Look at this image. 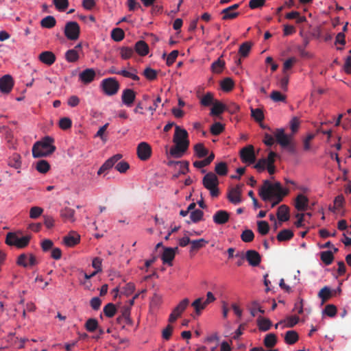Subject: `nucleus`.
Returning <instances> with one entry per match:
<instances>
[{
    "instance_id": "f257e3e1",
    "label": "nucleus",
    "mask_w": 351,
    "mask_h": 351,
    "mask_svg": "<svg viewBox=\"0 0 351 351\" xmlns=\"http://www.w3.org/2000/svg\"><path fill=\"white\" fill-rule=\"evenodd\" d=\"M288 193L289 191L283 189L280 182L271 184L266 180L259 189L258 194L264 202L272 201L270 205V208H272L282 202L283 197Z\"/></svg>"
},
{
    "instance_id": "f03ea898",
    "label": "nucleus",
    "mask_w": 351,
    "mask_h": 351,
    "mask_svg": "<svg viewBox=\"0 0 351 351\" xmlns=\"http://www.w3.org/2000/svg\"><path fill=\"white\" fill-rule=\"evenodd\" d=\"M173 142L175 143V146L171 147L169 152H167V157L181 158L189 146L187 131L178 125H176Z\"/></svg>"
},
{
    "instance_id": "7ed1b4c3",
    "label": "nucleus",
    "mask_w": 351,
    "mask_h": 351,
    "mask_svg": "<svg viewBox=\"0 0 351 351\" xmlns=\"http://www.w3.org/2000/svg\"><path fill=\"white\" fill-rule=\"evenodd\" d=\"M53 142L54 139L50 136H45L41 141L36 142L32 147L33 157H46L53 153L56 150Z\"/></svg>"
},
{
    "instance_id": "20e7f679",
    "label": "nucleus",
    "mask_w": 351,
    "mask_h": 351,
    "mask_svg": "<svg viewBox=\"0 0 351 351\" xmlns=\"http://www.w3.org/2000/svg\"><path fill=\"white\" fill-rule=\"evenodd\" d=\"M274 136L277 143L285 149H287L290 153L295 152V144L292 141L291 136L285 134L283 128H278L274 132Z\"/></svg>"
},
{
    "instance_id": "39448f33",
    "label": "nucleus",
    "mask_w": 351,
    "mask_h": 351,
    "mask_svg": "<svg viewBox=\"0 0 351 351\" xmlns=\"http://www.w3.org/2000/svg\"><path fill=\"white\" fill-rule=\"evenodd\" d=\"M30 241L29 236L19 237L14 232H8L5 238V243L8 245H14L18 248L25 247Z\"/></svg>"
},
{
    "instance_id": "423d86ee",
    "label": "nucleus",
    "mask_w": 351,
    "mask_h": 351,
    "mask_svg": "<svg viewBox=\"0 0 351 351\" xmlns=\"http://www.w3.org/2000/svg\"><path fill=\"white\" fill-rule=\"evenodd\" d=\"M101 86L107 95H115L119 89V83L114 77H109L102 80Z\"/></svg>"
},
{
    "instance_id": "0eeeda50",
    "label": "nucleus",
    "mask_w": 351,
    "mask_h": 351,
    "mask_svg": "<svg viewBox=\"0 0 351 351\" xmlns=\"http://www.w3.org/2000/svg\"><path fill=\"white\" fill-rule=\"evenodd\" d=\"M80 28L75 21H69L66 23L64 27V35L71 40H75L80 36Z\"/></svg>"
},
{
    "instance_id": "6e6552de",
    "label": "nucleus",
    "mask_w": 351,
    "mask_h": 351,
    "mask_svg": "<svg viewBox=\"0 0 351 351\" xmlns=\"http://www.w3.org/2000/svg\"><path fill=\"white\" fill-rule=\"evenodd\" d=\"M240 157L243 162L254 163L256 160V156L253 145L244 147L240 151Z\"/></svg>"
},
{
    "instance_id": "1a4fd4ad",
    "label": "nucleus",
    "mask_w": 351,
    "mask_h": 351,
    "mask_svg": "<svg viewBox=\"0 0 351 351\" xmlns=\"http://www.w3.org/2000/svg\"><path fill=\"white\" fill-rule=\"evenodd\" d=\"M243 186V184H237L228 191L227 197L232 204L237 205L241 202V188Z\"/></svg>"
},
{
    "instance_id": "9d476101",
    "label": "nucleus",
    "mask_w": 351,
    "mask_h": 351,
    "mask_svg": "<svg viewBox=\"0 0 351 351\" xmlns=\"http://www.w3.org/2000/svg\"><path fill=\"white\" fill-rule=\"evenodd\" d=\"M152 154L151 146L145 143L141 142L137 147V155L141 160H147L149 159Z\"/></svg>"
},
{
    "instance_id": "9b49d317",
    "label": "nucleus",
    "mask_w": 351,
    "mask_h": 351,
    "mask_svg": "<svg viewBox=\"0 0 351 351\" xmlns=\"http://www.w3.org/2000/svg\"><path fill=\"white\" fill-rule=\"evenodd\" d=\"M16 263L20 266L27 267V266L36 265L38 262L36 261V256L32 254H21L18 257Z\"/></svg>"
},
{
    "instance_id": "f8f14e48",
    "label": "nucleus",
    "mask_w": 351,
    "mask_h": 351,
    "mask_svg": "<svg viewBox=\"0 0 351 351\" xmlns=\"http://www.w3.org/2000/svg\"><path fill=\"white\" fill-rule=\"evenodd\" d=\"M202 183L204 186L208 189L210 188H214L215 186H217L219 184V180L217 176L214 173L209 172L203 178Z\"/></svg>"
},
{
    "instance_id": "ddd939ff",
    "label": "nucleus",
    "mask_w": 351,
    "mask_h": 351,
    "mask_svg": "<svg viewBox=\"0 0 351 351\" xmlns=\"http://www.w3.org/2000/svg\"><path fill=\"white\" fill-rule=\"evenodd\" d=\"M245 258L249 263V264L252 267H256L259 265L261 261V256L255 250H247L245 253Z\"/></svg>"
},
{
    "instance_id": "4468645a",
    "label": "nucleus",
    "mask_w": 351,
    "mask_h": 351,
    "mask_svg": "<svg viewBox=\"0 0 351 351\" xmlns=\"http://www.w3.org/2000/svg\"><path fill=\"white\" fill-rule=\"evenodd\" d=\"M13 80L10 75H5L0 78V90L4 93H8L13 87Z\"/></svg>"
},
{
    "instance_id": "2eb2a0df",
    "label": "nucleus",
    "mask_w": 351,
    "mask_h": 351,
    "mask_svg": "<svg viewBox=\"0 0 351 351\" xmlns=\"http://www.w3.org/2000/svg\"><path fill=\"white\" fill-rule=\"evenodd\" d=\"M213 221L217 225H223L230 219V214L224 210H217L213 216Z\"/></svg>"
},
{
    "instance_id": "dca6fc26",
    "label": "nucleus",
    "mask_w": 351,
    "mask_h": 351,
    "mask_svg": "<svg viewBox=\"0 0 351 351\" xmlns=\"http://www.w3.org/2000/svg\"><path fill=\"white\" fill-rule=\"evenodd\" d=\"M136 98V93L130 88L123 90L121 95L122 102L128 107L132 106Z\"/></svg>"
},
{
    "instance_id": "f3484780",
    "label": "nucleus",
    "mask_w": 351,
    "mask_h": 351,
    "mask_svg": "<svg viewBox=\"0 0 351 351\" xmlns=\"http://www.w3.org/2000/svg\"><path fill=\"white\" fill-rule=\"evenodd\" d=\"M96 75V73L93 69H86L79 75L80 80L85 84L92 82Z\"/></svg>"
},
{
    "instance_id": "a211bd4d",
    "label": "nucleus",
    "mask_w": 351,
    "mask_h": 351,
    "mask_svg": "<svg viewBox=\"0 0 351 351\" xmlns=\"http://www.w3.org/2000/svg\"><path fill=\"white\" fill-rule=\"evenodd\" d=\"M211 302V301H209L207 299L204 300L203 298H199L192 302L191 306L195 309V315L199 316L201 314L202 311L204 310L206 306Z\"/></svg>"
},
{
    "instance_id": "6ab92c4d",
    "label": "nucleus",
    "mask_w": 351,
    "mask_h": 351,
    "mask_svg": "<svg viewBox=\"0 0 351 351\" xmlns=\"http://www.w3.org/2000/svg\"><path fill=\"white\" fill-rule=\"evenodd\" d=\"M38 60L43 64L51 66L55 62L56 57L52 51H45L39 54Z\"/></svg>"
},
{
    "instance_id": "aec40b11",
    "label": "nucleus",
    "mask_w": 351,
    "mask_h": 351,
    "mask_svg": "<svg viewBox=\"0 0 351 351\" xmlns=\"http://www.w3.org/2000/svg\"><path fill=\"white\" fill-rule=\"evenodd\" d=\"M308 199L303 194H299L295 200V207L298 211H305L308 208Z\"/></svg>"
},
{
    "instance_id": "412c9836",
    "label": "nucleus",
    "mask_w": 351,
    "mask_h": 351,
    "mask_svg": "<svg viewBox=\"0 0 351 351\" xmlns=\"http://www.w3.org/2000/svg\"><path fill=\"white\" fill-rule=\"evenodd\" d=\"M176 250H178V247H166L164 249V252L162 254V260L164 263L172 265V261L175 258Z\"/></svg>"
},
{
    "instance_id": "4be33fe9",
    "label": "nucleus",
    "mask_w": 351,
    "mask_h": 351,
    "mask_svg": "<svg viewBox=\"0 0 351 351\" xmlns=\"http://www.w3.org/2000/svg\"><path fill=\"white\" fill-rule=\"evenodd\" d=\"M239 7V3L234 4L231 6H229L221 11V14H223L222 19L223 20H228L233 19L239 16V13L238 12H232L229 14V12L234 11L237 10Z\"/></svg>"
},
{
    "instance_id": "5701e85b",
    "label": "nucleus",
    "mask_w": 351,
    "mask_h": 351,
    "mask_svg": "<svg viewBox=\"0 0 351 351\" xmlns=\"http://www.w3.org/2000/svg\"><path fill=\"white\" fill-rule=\"evenodd\" d=\"M277 217L280 222H285L289 219V208L287 206L282 204L278 208Z\"/></svg>"
},
{
    "instance_id": "b1692460",
    "label": "nucleus",
    "mask_w": 351,
    "mask_h": 351,
    "mask_svg": "<svg viewBox=\"0 0 351 351\" xmlns=\"http://www.w3.org/2000/svg\"><path fill=\"white\" fill-rule=\"evenodd\" d=\"M80 237L77 233H71L64 237V243L68 247H73L80 243Z\"/></svg>"
},
{
    "instance_id": "393cba45",
    "label": "nucleus",
    "mask_w": 351,
    "mask_h": 351,
    "mask_svg": "<svg viewBox=\"0 0 351 351\" xmlns=\"http://www.w3.org/2000/svg\"><path fill=\"white\" fill-rule=\"evenodd\" d=\"M258 329L261 331H267L270 329L272 323L268 319L262 316H258L256 320Z\"/></svg>"
},
{
    "instance_id": "a878e982",
    "label": "nucleus",
    "mask_w": 351,
    "mask_h": 351,
    "mask_svg": "<svg viewBox=\"0 0 351 351\" xmlns=\"http://www.w3.org/2000/svg\"><path fill=\"white\" fill-rule=\"evenodd\" d=\"M226 111V105L221 101L216 100L210 109V115L219 116Z\"/></svg>"
},
{
    "instance_id": "bb28decb",
    "label": "nucleus",
    "mask_w": 351,
    "mask_h": 351,
    "mask_svg": "<svg viewBox=\"0 0 351 351\" xmlns=\"http://www.w3.org/2000/svg\"><path fill=\"white\" fill-rule=\"evenodd\" d=\"M136 52L141 56H145L149 53V47L144 40H138L134 46Z\"/></svg>"
},
{
    "instance_id": "cd10ccee",
    "label": "nucleus",
    "mask_w": 351,
    "mask_h": 351,
    "mask_svg": "<svg viewBox=\"0 0 351 351\" xmlns=\"http://www.w3.org/2000/svg\"><path fill=\"white\" fill-rule=\"evenodd\" d=\"M294 236L293 232L289 229H284L278 232L276 239L278 241H287L291 240Z\"/></svg>"
},
{
    "instance_id": "c85d7f7f",
    "label": "nucleus",
    "mask_w": 351,
    "mask_h": 351,
    "mask_svg": "<svg viewBox=\"0 0 351 351\" xmlns=\"http://www.w3.org/2000/svg\"><path fill=\"white\" fill-rule=\"evenodd\" d=\"M75 210L72 208L66 207L60 210V216L65 221H74Z\"/></svg>"
},
{
    "instance_id": "c756f323",
    "label": "nucleus",
    "mask_w": 351,
    "mask_h": 351,
    "mask_svg": "<svg viewBox=\"0 0 351 351\" xmlns=\"http://www.w3.org/2000/svg\"><path fill=\"white\" fill-rule=\"evenodd\" d=\"M195 156L199 158H202L208 154V149L206 148L202 143H197L194 146Z\"/></svg>"
},
{
    "instance_id": "7c9ffc66",
    "label": "nucleus",
    "mask_w": 351,
    "mask_h": 351,
    "mask_svg": "<svg viewBox=\"0 0 351 351\" xmlns=\"http://www.w3.org/2000/svg\"><path fill=\"white\" fill-rule=\"evenodd\" d=\"M8 165L15 169H20L21 167V157L19 154H13L8 159Z\"/></svg>"
},
{
    "instance_id": "2f4dec72",
    "label": "nucleus",
    "mask_w": 351,
    "mask_h": 351,
    "mask_svg": "<svg viewBox=\"0 0 351 351\" xmlns=\"http://www.w3.org/2000/svg\"><path fill=\"white\" fill-rule=\"evenodd\" d=\"M56 24V20L53 16H47L40 21L42 27L51 29Z\"/></svg>"
},
{
    "instance_id": "473e14b6",
    "label": "nucleus",
    "mask_w": 351,
    "mask_h": 351,
    "mask_svg": "<svg viewBox=\"0 0 351 351\" xmlns=\"http://www.w3.org/2000/svg\"><path fill=\"white\" fill-rule=\"evenodd\" d=\"M299 337L295 330H288L285 336V341L287 344L292 345L298 341Z\"/></svg>"
},
{
    "instance_id": "72a5a7b5",
    "label": "nucleus",
    "mask_w": 351,
    "mask_h": 351,
    "mask_svg": "<svg viewBox=\"0 0 351 351\" xmlns=\"http://www.w3.org/2000/svg\"><path fill=\"white\" fill-rule=\"evenodd\" d=\"M318 297L321 298L322 303L324 304L332 297V292L328 287L325 286L318 293Z\"/></svg>"
},
{
    "instance_id": "f704fd0d",
    "label": "nucleus",
    "mask_w": 351,
    "mask_h": 351,
    "mask_svg": "<svg viewBox=\"0 0 351 351\" xmlns=\"http://www.w3.org/2000/svg\"><path fill=\"white\" fill-rule=\"evenodd\" d=\"M216 99H214V95L210 92H207L200 99V104L203 106H209L213 105Z\"/></svg>"
},
{
    "instance_id": "c9c22d12",
    "label": "nucleus",
    "mask_w": 351,
    "mask_h": 351,
    "mask_svg": "<svg viewBox=\"0 0 351 351\" xmlns=\"http://www.w3.org/2000/svg\"><path fill=\"white\" fill-rule=\"evenodd\" d=\"M320 259L326 265H329L332 263L334 256L330 250L324 251L320 253Z\"/></svg>"
},
{
    "instance_id": "e433bc0d",
    "label": "nucleus",
    "mask_w": 351,
    "mask_h": 351,
    "mask_svg": "<svg viewBox=\"0 0 351 351\" xmlns=\"http://www.w3.org/2000/svg\"><path fill=\"white\" fill-rule=\"evenodd\" d=\"M252 46V43L251 42H245L241 44L239 49L240 56L243 58L247 57L251 50Z\"/></svg>"
},
{
    "instance_id": "4c0bfd02",
    "label": "nucleus",
    "mask_w": 351,
    "mask_h": 351,
    "mask_svg": "<svg viewBox=\"0 0 351 351\" xmlns=\"http://www.w3.org/2000/svg\"><path fill=\"white\" fill-rule=\"evenodd\" d=\"M225 66V62L220 58L212 63L211 70L215 73H220Z\"/></svg>"
},
{
    "instance_id": "58836bf2",
    "label": "nucleus",
    "mask_w": 351,
    "mask_h": 351,
    "mask_svg": "<svg viewBox=\"0 0 351 351\" xmlns=\"http://www.w3.org/2000/svg\"><path fill=\"white\" fill-rule=\"evenodd\" d=\"M189 304V300L184 298L173 308V311L180 316L185 311L188 305Z\"/></svg>"
},
{
    "instance_id": "ea45409f",
    "label": "nucleus",
    "mask_w": 351,
    "mask_h": 351,
    "mask_svg": "<svg viewBox=\"0 0 351 351\" xmlns=\"http://www.w3.org/2000/svg\"><path fill=\"white\" fill-rule=\"evenodd\" d=\"M207 243H208V241L204 239H199L197 240L191 241L190 252L195 251V250H197L200 248H202Z\"/></svg>"
},
{
    "instance_id": "a19ab883",
    "label": "nucleus",
    "mask_w": 351,
    "mask_h": 351,
    "mask_svg": "<svg viewBox=\"0 0 351 351\" xmlns=\"http://www.w3.org/2000/svg\"><path fill=\"white\" fill-rule=\"evenodd\" d=\"M103 311L107 317L110 318L116 314L117 308L114 304L108 303L104 307Z\"/></svg>"
},
{
    "instance_id": "79ce46f5",
    "label": "nucleus",
    "mask_w": 351,
    "mask_h": 351,
    "mask_svg": "<svg viewBox=\"0 0 351 351\" xmlns=\"http://www.w3.org/2000/svg\"><path fill=\"white\" fill-rule=\"evenodd\" d=\"M125 33L121 28H114L111 32V38L116 42H119L124 38Z\"/></svg>"
},
{
    "instance_id": "37998d69",
    "label": "nucleus",
    "mask_w": 351,
    "mask_h": 351,
    "mask_svg": "<svg viewBox=\"0 0 351 351\" xmlns=\"http://www.w3.org/2000/svg\"><path fill=\"white\" fill-rule=\"evenodd\" d=\"M215 171L220 176H226L228 173L227 164L225 162L217 163L215 166Z\"/></svg>"
},
{
    "instance_id": "c03bdc74",
    "label": "nucleus",
    "mask_w": 351,
    "mask_h": 351,
    "mask_svg": "<svg viewBox=\"0 0 351 351\" xmlns=\"http://www.w3.org/2000/svg\"><path fill=\"white\" fill-rule=\"evenodd\" d=\"M276 342V336L273 333L267 334L264 339V344L267 348L274 347Z\"/></svg>"
},
{
    "instance_id": "a18cd8bd",
    "label": "nucleus",
    "mask_w": 351,
    "mask_h": 351,
    "mask_svg": "<svg viewBox=\"0 0 351 351\" xmlns=\"http://www.w3.org/2000/svg\"><path fill=\"white\" fill-rule=\"evenodd\" d=\"M36 170L41 173H46L50 169V165L47 160H40L37 162Z\"/></svg>"
},
{
    "instance_id": "49530a36",
    "label": "nucleus",
    "mask_w": 351,
    "mask_h": 351,
    "mask_svg": "<svg viewBox=\"0 0 351 351\" xmlns=\"http://www.w3.org/2000/svg\"><path fill=\"white\" fill-rule=\"evenodd\" d=\"M65 58L69 62H75L79 59V54L75 49H69L65 53Z\"/></svg>"
},
{
    "instance_id": "de8ad7c7",
    "label": "nucleus",
    "mask_w": 351,
    "mask_h": 351,
    "mask_svg": "<svg viewBox=\"0 0 351 351\" xmlns=\"http://www.w3.org/2000/svg\"><path fill=\"white\" fill-rule=\"evenodd\" d=\"M250 311L252 317L256 316L258 312L261 313V314L265 313V310L261 308L257 301H253L252 302Z\"/></svg>"
},
{
    "instance_id": "09e8293b",
    "label": "nucleus",
    "mask_w": 351,
    "mask_h": 351,
    "mask_svg": "<svg viewBox=\"0 0 351 351\" xmlns=\"http://www.w3.org/2000/svg\"><path fill=\"white\" fill-rule=\"evenodd\" d=\"M98 328V322L96 319L90 318L88 319L85 324V328L88 332H94Z\"/></svg>"
},
{
    "instance_id": "8fccbe9b",
    "label": "nucleus",
    "mask_w": 351,
    "mask_h": 351,
    "mask_svg": "<svg viewBox=\"0 0 351 351\" xmlns=\"http://www.w3.org/2000/svg\"><path fill=\"white\" fill-rule=\"evenodd\" d=\"M204 216V212L199 209H196L190 214V219L193 223H197L202 220Z\"/></svg>"
},
{
    "instance_id": "3c124183",
    "label": "nucleus",
    "mask_w": 351,
    "mask_h": 351,
    "mask_svg": "<svg viewBox=\"0 0 351 351\" xmlns=\"http://www.w3.org/2000/svg\"><path fill=\"white\" fill-rule=\"evenodd\" d=\"M221 87L224 91H230L234 87V82L231 78L226 77L221 81Z\"/></svg>"
},
{
    "instance_id": "603ef678",
    "label": "nucleus",
    "mask_w": 351,
    "mask_h": 351,
    "mask_svg": "<svg viewBox=\"0 0 351 351\" xmlns=\"http://www.w3.org/2000/svg\"><path fill=\"white\" fill-rule=\"evenodd\" d=\"M133 54H134V50L131 47H122L120 48L121 57L124 60L130 58Z\"/></svg>"
},
{
    "instance_id": "864d4df0",
    "label": "nucleus",
    "mask_w": 351,
    "mask_h": 351,
    "mask_svg": "<svg viewBox=\"0 0 351 351\" xmlns=\"http://www.w3.org/2000/svg\"><path fill=\"white\" fill-rule=\"evenodd\" d=\"M258 232L262 235H265L269 232V226L266 221H259L257 222Z\"/></svg>"
},
{
    "instance_id": "5fc2aeb1",
    "label": "nucleus",
    "mask_w": 351,
    "mask_h": 351,
    "mask_svg": "<svg viewBox=\"0 0 351 351\" xmlns=\"http://www.w3.org/2000/svg\"><path fill=\"white\" fill-rule=\"evenodd\" d=\"M143 75L145 77L146 79L148 80L152 81L156 79L157 77V71L150 67H147L144 70L143 73Z\"/></svg>"
},
{
    "instance_id": "6e6d98bb",
    "label": "nucleus",
    "mask_w": 351,
    "mask_h": 351,
    "mask_svg": "<svg viewBox=\"0 0 351 351\" xmlns=\"http://www.w3.org/2000/svg\"><path fill=\"white\" fill-rule=\"evenodd\" d=\"M251 116L258 122H261L264 119L263 112L260 108H251Z\"/></svg>"
},
{
    "instance_id": "4d7b16f0",
    "label": "nucleus",
    "mask_w": 351,
    "mask_h": 351,
    "mask_svg": "<svg viewBox=\"0 0 351 351\" xmlns=\"http://www.w3.org/2000/svg\"><path fill=\"white\" fill-rule=\"evenodd\" d=\"M241 238L243 242L250 243L254 240V234L251 230H245L242 232Z\"/></svg>"
},
{
    "instance_id": "13d9d810",
    "label": "nucleus",
    "mask_w": 351,
    "mask_h": 351,
    "mask_svg": "<svg viewBox=\"0 0 351 351\" xmlns=\"http://www.w3.org/2000/svg\"><path fill=\"white\" fill-rule=\"evenodd\" d=\"M56 9L60 12L65 11L69 6L68 0H53Z\"/></svg>"
},
{
    "instance_id": "bf43d9fd",
    "label": "nucleus",
    "mask_w": 351,
    "mask_h": 351,
    "mask_svg": "<svg viewBox=\"0 0 351 351\" xmlns=\"http://www.w3.org/2000/svg\"><path fill=\"white\" fill-rule=\"evenodd\" d=\"M224 130L223 125L219 122L213 123L210 127V132L213 135L220 134Z\"/></svg>"
},
{
    "instance_id": "052dcab7",
    "label": "nucleus",
    "mask_w": 351,
    "mask_h": 351,
    "mask_svg": "<svg viewBox=\"0 0 351 351\" xmlns=\"http://www.w3.org/2000/svg\"><path fill=\"white\" fill-rule=\"evenodd\" d=\"M323 313L328 317H333L337 314V307L334 304H327L325 306Z\"/></svg>"
},
{
    "instance_id": "680f3d73",
    "label": "nucleus",
    "mask_w": 351,
    "mask_h": 351,
    "mask_svg": "<svg viewBox=\"0 0 351 351\" xmlns=\"http://www.w3.org/2000/svg\"><path fill=\"white\" fill-rule=\"evenodd\" d=\"M43 213V209L38 206H33L29 210V217L32 219H37Z\"/></svg>"
},
{
    "instance_id": "e2e57ef3",
    "label": "nucleus",
    "mask_w": 351,
    "mask_h": 351,
    "mask_svg": "<svg viewBox=\"0 0 351 351\" xmlns=\"http://www.w3.org/2000/svg\"><path fill=\"white\" fill-rule=\"evenodd\" d=\"M72 125L71 120L68 117H63L59 121V127L64 130L69 129Z\"/></svg>"
},
{
    "instance_id": "0e129e2a",
    "label": "nucleus",
    "mask_w": 351,
    "mask_h": 351,
    "mask_svg": "<svg viewBox=\"0 0 351 351\" xmlns=\"http://www.w3.org/2000/svg\"><path fill=\"white\" fill-rule=\"evenodd\" d=\"M114 168L117 171L120 172L121 173H125L127 170L130 168V165L128 162L125 161H120L114 166Z\"/></svg>"
},
{
    "instance_id": "69168bd1",
    "label": "nucleus",
    "mask_w": 351,
    "mask_h": 351,
    "mask_svg": "<svg viewBox=\"0 0 351 351\" xmlns=\"http://www.w3.org/2000/svg\"><path fill=\"white\" fill-rule=\"evenodd\" d=\"M178 53L179 52L178 50H173L168 55L166 60V64L167 66H171L174 63L178 56Z\"/></svg>"
},
{
    "instance_id": "338daca9",
    "label": "nucleus",
    "mask_w": 351,
    "mask_h": 351,
    "mask_svg": "<svg viewBox=\"0 0 351 351\" xmlns=\"http://www.w3.org/2000/svg\"><path fill=\"white\" fill-rule=\"evenodd\" d=\"M271 99L276 102L278 101H285L286 97L283 95L280 92L274 90L271 93L270 95Z\"/></svg>"
},
{
    "instance_id": "774afa93",
    "label": "nucleus",
    "mask_w": 351,
    "mask_h": 351,
    "mask_svg": "<svg viewBox=\"0 0 351 351\" xmlns=\"http://www.w3.org/2000/svg\"><path fill=\"white\" fill-rule=\"evenodd\" d=\"M119 75H121L125 77L131 78L132 80H133L134 81H138L140 79L139 77L137 75H136L135 73H132L128 71H126L125 69L119 71Z\"/></svg>"
}]
</instances>
